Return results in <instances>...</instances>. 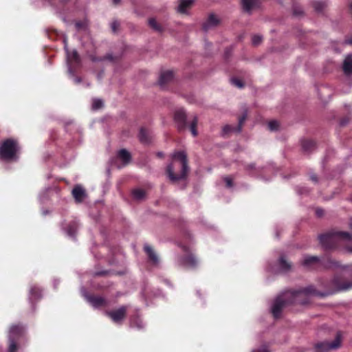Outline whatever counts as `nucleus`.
Segmentation results:
<instances>
[{"label":"nucleus","mask_w":352,"mask_h":352,"mask_svg":"<svg viewBox=\"0 0 352 352\" xmlns=\"http://www.w3.org/2000/svg\"><path fill=\"white\" fill-rule=\"evenodd\" d=\"M332 294L331 292H320L312 285L298 290L285 291L274 299L271 307V311L274 317L278 318L280 317L282 310L291 304L305 305L309 302L311 296L325 297Z\"/></svg>","instance_id":"nucleus-1"},{"label":"nucleus","mask_w":352,"mask_h":352,"mask_svg":"<svg viewBox=\"0 0 352 352\" xmlns=\"http://www.w3.org/2000/svg\"><path fill=\"white\" fill-rule=\"evenodd\" d=\"M318 238L321 245L326 250L344 246L349 252L352 253V246L348 245L352 242V234L332 230L320 235Z\"/></svg>","instance_id":"nucleus-2"},{"label":"nucleus","mask_w":352,"mask_h":352,"mask_svg":"<svg viewBox=\"0 0 352 352\" xmlns=\"http://www.w3.org/2000/svg\"><path fill=\"white\" fill-rule=\"evenodd\" d=\"M173 162L167 166L168 178L175 182L184 179L188 171L187 157L184 152L177 151L173 154Z\"/></svg>","instance_id":"nucleus-3"},{"label":"nucleus","mask_w":352,"mask_h":352,"mask_svg":"<svg viewBox=\"0 0 352 352\" xmlns=\"http://www.w3.org/2000/svg\"><path fill=\"white\" fill-rule=\"evenodd\" d=\"M19 146L17 142L8 139L0 146V158L4 160H16Z\"/></svg>","instance_id":"nucleus-4"},{"label":"nucleus","mask_w":352,"mask_h":352,"mask_svg":"<svg viewBox=\"0 0 352 352\" xmlns=\"http://www.w3.org/2000/svg\"><path fill=\"white\" fill-rule=\"evenodd\" d=\"M24 331L23 327L21 325H12L10 327L8 333V352L16 351L18 349L16 341L23 335Z\"/></svg>","instance_id":"nucleus-5"},{"label":"nucleus","mask_w":352,"mask_h":352,"mask_svg":"<svg viewBox=\"0 0 352 352\" xmlns=\"http://www.w3.org/2000/svg\"><path fill=\"white\" fill-rule=\"evenodd\" d=\"M341 344V335L338 333L335 340L331 343L322 342L318 343L316 346V352H327L330 349H336L340 347Z\"/></svg>","instance_id":"nucleus-6"},{"label":"nucleus","mask_w":352,"mask_h":352,"mask_svg":"<svg viewBox=\"0 0 352 352\" xmlns=\"http://www.w3.org/2000/svg\"><path fill=\"white\" fill-rule=\"evenodd\" d=\"M82 295L87 299V300L94 307L98 308L100 307L105 306L107 305L106 300L101 296H89L87 294L85 289H82Z\"/></svg>","instance_id":"nucleus-7"},{"label":"nucleus","mask_w":352,"mask_h":352,"mask_svg":"<svg viewBox=\"0 0 352 352\" xmlns=\"http://www.w3.org/2000/svg\"><path fill=\"white\" fill-rule=\"evenodd\" d=\"M126 307H120L119 309L113 311H106V314L116 323H120L125 317Z\"/></svg>","instance_id":"nucleus-8"},{"label":"nucleus","mask_w":352,"mask_h":352,"mask_svg":"<svg viewBox=\"0 0 352 352\" xmlns=\"http://www.w3.org/2000/svg\"><path fill=\"white\" fill-rule=\"evenodd\" d=\"M65 43V49L66 50L67 53V61L69 63V67H68V72L72 74V65L75 64H79L80 59V56L77 52L76 50H73L72 52H69L67 48V44L66 41H64Z\"/></svg>","instance_id":"nucleus-9"},{"label":"nucleus","mask_w":352,"mask_h":352,"mask_svg":"<svg viewBox=\"0 0 352 352\" xmlns=\"http://www.w3.org/2000/svg\"><path fill=\"white\" fill-rule=\"evenodd\" d=\"M174 120L179 130L186 128V114L184 109H179L175 111Z\"/></svg>","instance_id":"nucleus-10"},{"label":"nucleus","mask_w":352,"mask_h":352,"mask_svg":"<svg viewBox=\"0 0 352 352\" xmlns=\"http://www.w3.org/2000/svg\"><path fill=\"white\" fill-rule=\"evenodd\" d=\"M301 264L307 269H312L319 266L321 264V261L318 256H305Z\"/></svg>","instance_id":"nucleus-11"},{"label":"nucleus","mask_w":352,"mask_h":352,"mask_svg":"<svg viewBox=\"0 0 352 352\" xmlns=\"http://www.w3.org/2000/svg\"><path fill=\"white\" fill-rule=\"evenodd\" d=\"M241 2L243 10L248 14L259 8L261 3L259 0H241Z\"/></svg>","instance_id":"nucleus-12"},{"label":"nucleus","mask_w":352,"mask_h":352,"mask_svg":"<svg viewBox=\"0 0 352 352\" xmlns=\"http://www.w3.org/2000/svg\"><path fill=\"white\" fill-rule=\"evenodd\" d=\"M219 23V19L214 14H210L207 20L203 23V30L208 32L212 28L216 27Z\"/></svg>","instance_id":"nucleus-13"},{"label":"nucleus","mask_w":352,"mask_h":352,"mask_svg":"<svg viewBox=\"0 0 352 352\" xmlns=\"http://www.w3.org/2000/svg\"><path fill=\"white\" fill-rule=\"evenodd\" d=\"M179 265L186 267H194L197 264V261L192 254H189L186 257H181L178 260Z\"/></svg>","instance_id":"nucleus-14"},{"label":"nucleus","mask_w":352,"mask_h":352,"mask_svg":"<svg viewBox=\"0 0 352 352\" xmlns=\"http://www.w3.org/2000/svg\"><path fill=\"white\" fill-rule=\"evenodd\" d=\"M117 158L122 161V165H118V168H120L122 166L128 164L131 159V156L129 152H128L126 149H121L119 151L117 155Z\"/></svg>","instance_id":"nucleus-15"},{"label":"nucleus","mask_w":352,"mask_h":352,"mask_svg":"<svg viewBox=\"0 0 352 352\" xmlns=\"http://www.w3.org/2000/svg\"><path fill=\"white\" fill-rule=\"evenodd\" d=\"M72 195L77 202H81L86 197L85 190L81 186L77 185L72 190Z\"/></svg>","instance_id":"nucleus-16"},{"label":"nucleus","mask_w":352,"mask_h":352,"mask_svg":"<svg viewBox=\"0 0 352 352\" xmlns=\"http://www.w3.org/2000/svg\"><path fill=\"white\" fill-rule=\"evenodd\" d=\"M173 78V72L172 71H165L160 76L159 85L164 87L166 84L170 82Z\"/></svg>","instance_id":"nucleus-17"},{"label":"nucleus","mask_w":352,"mask_h":352,"mask_svg":"<svg viewBox=\"0 0 352 352\" xmlns=\"http://www.w3.org/2000/svg\"><path fill=\"white\" fill-rule=\"evenodd\" d=\"M342 69L346 75L352 74V54H348L344 60Z\"/></svg>","instance_id":"nucleus-18"},{"label":"nucleus","mask_w":352,"mask_h":352,"mask_svg":"<svg viewBox=\"0 0 352 352\" xmlns=\"http://www.w3.org/2000/svg\"><path fill=\"white\" fill-rule=\"evenodd\" d=\"M144 250L153 263L157 265L159 263V258L153 248L149 245L146 244L144 246Z\"/></svg>","instance_id":"nucleus-19"},{"label":"nucleus","mask_w":352,"mask_h":352,"mask_svg":"<svg viewBox=\"0 0 352 352\" xmlns=\"http://www.w3.org/2000/svg\"><path fill=\"white\" fill-rule=\"evenodd\" d=\"M278 265L280 271L283 272H287L292 268V264L283 256H280L278 259Z\"/></svg>","instance_id":"nucleus-20"},{"label":"nucleus","mask_w":352,"mask_h":352,"mask_svg":"<svg viewBox=\"0 0 352 352\" xmlns=\"http://www.w3.org/2000/svg\"><path fill=\"white\" fill-rule=\"evenodd\" d=\"M301 145L302 150L307 153L312 151L316 147L315 142L310 140H302Z\"/></svg>","instance_id":"nucleus-21"},{"label":"nucleus","mask_w":352,"mask_h":352,"mask_svg":"<svg viewBox=\"0 0 352 352\" xmlns=\"http://www.w3.org/2000/svg\"><path fill=\"white\" fill-rule=\"evenodd\" d=\"M194 0H179V3L177 8L178 12L185 13L186 10L192 5Z\"/></svg>","instance_id":"nucleus-22"},{"label":"nucleus","mask_w":352,"mask_h":352,"mask_svg":"<svg viewBox=\"0 0 352 352\" xmlns=\"http://www.w3.org/2000/svg\"><path fill=\"white\" fill-rule=\"evenodd\" d=\"M333 282L337 287L338 291H345L352 288V281L340 283L337 278H334Z\"/></svg>","instance_id":"nucleus-23"},{"label":"nucleus","mask_w":352,"mask_h":352,"mask_svg":"<svg viewBox=\"0 0 352 352\" xmlns=\"http://www.w3.org/2000/svg\"><path fill=\"white\" fill-rule=\"evenodd\" d=\"M78 228V223L76 221H72L68 226L66 232L69 236H74Z\"/></svg>","instance_id":"nucleus-24"},{"label":"nucleus","mask_w":352,"mask_h":352,"mask_svg":"<svg viewBox=\"0 0 352 352\" xmlns=\"http://www.w3.org/2000/svg\"><path fill=\"white\" fill-rule=\"evenodd\" d=\"M148 135H149V133L146 129H145L144 128H142L140 129V133H139V139L141 142H142L144 144L148 143L150 140Z\"/></svg>","instance_id":"nucleus-25"},{"label":"nucleus","mask_w":352,"mask_h":352,"mask_svg":"<svg viewBox=\"0 0 352 352\" xmlns=\"http://www.w3.org/2000/svg\"><path fill=\"white\" fill-rule=\"evenodd\" d=\"M41 296V291L36 287H32L30 291V300L38 299Z\"/></svg>","instance_id":"nucleus-26"},{"label":"nucleus","mask_w":352,"mask_h":352,"mask_svg":"<svg viewBox=\"0 0 352 352\" xmlns=\"http://www.w3.org/2000/svg\"><path fill=\"white\" fill-rule=\"evenodd\" d=\"M198 123V118L197 116H194L192 120L190 122L189 124V128L191 131L192 135L195 137L197 135L198 133L196 129L197 125Z\"/></svg>","instance_id":"nucleus-27"},{"label":"nucleus","mask_w":352,"mask_h":352,"mask_svg":"<svg viewBox=\"0 0 352 352\" xmlns=\"http://www.w3.org/2000/svg\"><path fill=\"white\" fill-rule=\"evenodd\" d=\"M149 25L157 32H162V28L161 25L156 21L155 19H150L148 20Z\"/></svg>","instance_id":"nucleus-28"},{"label":"nucleus","mask_w":352,"mask_h":352,"mask_svg":"<svg viewBox=\"0 0 352 352\" xmlns=\"http://www.w3.org/2000/svg\"><path fill=\"white\" fill-rule=\"evenodd\" d=\"M322 265H324L327 268L338 267L340 266L338 261H333L331 258H329L327 262L322 263Z\"/></svg>","instance_id":"nucleus-29"},{"label":"nucleus","mask_w":352,"mask_h":352,"mask_svg":"<svg viewBox=\"0 0 352 352\" xmlns=\"http://www.w3.org/2000/svg\"><path fill=\"white\" fill-rule=\"evenodd\" d=\"M133 196L137 200L142 199L145 196V192L142 189H135L133 191Z\"/></svg>","instance_id":"nucleus-30"},{"label":"nucleus","mask_w":352,"mask_h":352,"mask_svg":"<svg viewBox=\"0 0 352 352\" xmlns=\"http://www.w3.org/2000/svg\"><path fill=\"white\" fill-rule=\"evenodd\" d=\"M312 5H313L314 8L317 12H321L325 7V3L323 1H314Z\"/></svg>","instance_id":"nucleus-31"},{"label":"nucleus","mask_w":352,"mask_h":352,"mask_svg":"<svg viewBox=\"0 0 352 352\" xmlns=\"http://www.w3.org/2000/svg\"><path fill=\"white\" fill-rule=\"evenodd\" d=\"M342 275L345 277L352 278V265H349L343 268Z\"/></svg>","instance_id":"nucleus-32"},{"label":"nucleus","mask_w":352,"mask_h":352,"mask_svg":"<svg viewBox=\"0 0 352 352\" xmlns=\"http://www.w3.org/2000/svg\"><path fill=\"white\" fill-rule=\"evenodd\" d=\"M103 102L100 99H94L92 102V109L94 110L101 108Z\"/></svg>","instance_id":"nucleus-33"},{"label":"nucleus","mask_w":352,"mask_h":352,"mask_svg":"<svg viewBox=\"0 0 352 352\" xmlns=\"http://www.w3.org/2000/svg\"><path fill=\"white\" fill-rule=\"evenodd\" d=\"M279 123L276 120H272L268 123V128L270 131H276L278 129Z\"/></svg>","instance_id":"nucleus-34"},{"label":"nucleus","mask_w":352,"mask_h":352,"mask_svg":"<svg viewBox=\"0 0 352 352\" xmlns=\"http://www.w3.org/2000/svg\"><path fill=\"white\" fill-rule=\"evenodd\" d=\"M262 41V36L260 35H254L252 38V42L254 45H258Z\"/></svg>","instance_id":"nucleus-35"},{"label":"nucleus","mask_w":352,"mask_h":352,"mask_svg":"<svg viewBox=\"0 0 352 352\" xmlns=\"http://www.w3.org/2000/svg\"><path fill=\"white\" fill-rule=\"evenodd\" d=\"M232 83L239 88H242L243 87V82L238 78H232Z\"/></svg>","instance_id":"nucleus-36"},{"label":"nucleus","mask_w":352,"mask_h":352,"mask_svg":"<svg viewBox=\"0 0 352 352\" xmlns=\"http://www.w3.org/2000/svg\"><path fill=\"white\" fill-rule=\"evenodd\" d=\"M269 347L267 344L262 345L259 349L253 350L252 352H269Z\"/></svg>","instance_id":"nucleus-37"},{"label":"nucleus","mask_w":352,"mask_h":352,"mask_svg":"<svg viewBox=\"0 0 352 352\" xmlns=\"http://www.w3.org/2000/svg\"><path fill=\"white\" fill-rule=\"evenodd\" d=\"M246 117H247V115L246 114H244L239 120V126L237 128V131L238 132H240L241 131V126H242V124L243 123V122L245 121V120L246 119Z\"/></svg>","instance_id":"nucleus-38"},{"label":"nucleus","mask_w":352,"mask_h":352,"mask_svg":"<svg viewBox=\"0 0 352 352\" xmlns=\"http://www.w3.org/2000/svg\"><path fill=\"white\" fill-rule=\"evenodd\" d=\"M131 325L136 326L138 329H141L144 327L142 322L138 320L132 321Z\"/></svg>","instance_id":"nucleus-39"},{"label":"nucleus","mask_w":352,"mask_h":352,"mask_svg":"<svg viewBox=\"0 0 352 352\" xmlns=\"http://www.w3.org/2000/svg\"><path fill=\"white\" fill-rule=\"evenodd\" d=\"M119 27V23L118 21H113L111 24V28L113 32H116Z\"/></svg>","instance_id":"nucleus-40"},{"label":"nucleus","mask_w":352,"mask_h":352,"mask_svg":"<svg viewBox=\"0 0 352 352\" xmlns=\"http://www.w3.org/2000/svg\"><path fill=\"white\" fill-rule=\"evenodd\" d=\"M224 180L228 187L230 188L232 186V180L230 177H226Z\"/></svg>","instance_id":"nucleus-41"},{"label":"nucleus","mask_w":352,"mask_h":352,"mask_svg":"<svg viewBox=\"0 0 352 352\" xmlns=\"http://www.w3.org/2000/svg\"><path fill=\"white\" fill-rule=\"evenodd\" d=\"M232 129H233V128L231 126L226 125L223 128V132L224 134H226V133L230 132Z\"/></svg>","instance_id":"nucleus-42"},{"label":"nucleus","mask_w":352,"mask_h":352,"mask_svg":"<svg viewBox=\"0 0 352 352\" xmlns=\"http://www.w3.org/2000/svg\"><path fill=\"white\" fill-rule=\"evenodd\" d=\"M302 14V11L300 8H294V14L296 16H300Z\"/></svg>","instance_id":"nucleus-43"},{"label":"nucleus","mask_w":352,"mask_h":352,"mask_svg":"<svg viewBox=\"0 0 352 352\" xmlns=\"http://www.w3.org/2000/svg\"><path fill=\"white\" fill-rule=\"evenodd\" d=\"M324 214V210L322 209H320V208H318L316 209V214L318 216V217H322Z\"/></svg>","instance_id":"nucleus-44"},{"label":"nucleus","mask_w":352,"mask_h":352,"mask_svg":"<svg viewBox=\"0 0 352 352\" xmlns=\"http://www.w3.org/2000/svg\"><path fill=\"white\" fill-rule=\"evenodd\" d=\"M75 25L78 30H80L84 27V23L78 21L76 23Z\"/></svg>","instance_id":"nucleus-45"},{"label":"nucleus","mask_w":352,"mask_h":352,"mask_svg":"<svg viewBox=\"0 0 352 352\" xmlns=\"http://www.w3.org/2000/svg\"><path fill=\"white\" fill-rule=\"evenodd\" d=\"M344 43L347 45H352V36L350 38L346 39Z\"/></svg>","instance_id":"nucleus-46"},{"label":"nucleus","mask_w":352,"mask_h":352,"mask_svg":"<svg viewBox=\"0 0 352 352\" xmlns=\"http://www.w3.org/2000/svg\"><path fill=\"white\" fill-rule=\"evenodd\" d=\"M254 167H255V166H254V164H248V165L247 166L246 168H247L248 170H251V169L254 168Z\"/></svg>","instance_id":"nucleus-47"},{"label":"nucleus","mask_w":352,"mask_h":352,"mask_svg":"<svg viewBox=\"0 0 352 352\" xmlns=\"http://www.w3.org/2000/svg\"><path fill=\"white\" fill-rule=\"evenodd\" d=\"M311 179L314 182H318V179H317V177L316 175H311Z\"/></svg>","instance_id":"nucleus-48"},{"label":"nucleus","mask_w":352,"mask_h":352,"mask_svg":"<svg viewBox=\"0 0 352 352\" xmlns=\"http://www.w3.org/2000/svg\"><path fill=\"white\" fill-rule=\"evenodd\" d=\"M80 81H81V79H80V78H79V77H76V78H74V82H75L76 84L80 83Z\"/></svg>","instance_id":"nucleus-49"},{"label":"nucleus","mask_w":352,"mask_h":352,"mask_svg":"<svg viewBox=\"0 0 352 352\" xmlns=\"http://www.w3.org/2000/svg\"><path fill=\"white\" fill-rule=\"evenodd\" d=\"M304 191H305V192H307V189H305V188H303V189H302V190H299L298 191V193H300V194H302V193H303V192H304Z\"/></svg>","instance_id":"nucleus-50"},{"label":"nucleus","mask_w":352,"mask_h":352,"mask_svg":"<svg viewBox=\"0 0 352 352\" xmlns=\"http://www.w3.org/2000/svg\"><path fill=\"white\" fill-rule=\"evenodd\" d=\"M347 123V121L346 120H342L341 122H340V124L342 126H344Z\"/></svg>","instance_id":"nucleus-51"},{"label":"nucleus","mask_w":352,"mask_h":352,"mask_svg":"<svg viewBox=\"0 0 352 352\" xmlns=\"http://www.w3.org/2000/svg\"><path fill=\"white\" fill-rule=\"evenodd\" d=\"M120 0H113V2L115 5H117L120 3Z\"/></svg>","instance_id":"nucleus-52"},{"label":"nucleus","mask_w":352,"mask_h":352,"mask_svg":"<svg viewBox=\"0 0 352 352\" xmlns=\"http://www.w3.org/2000/svg\"><path fill=\"white\" fill-rule=\"evenodd\" d=\"M102 77V73H101V74H98V78L99 79H100Z\"/></svg>","instance_id":"nucleus-53"},{"label":"nucleus","mask_w":352,"mask_h":352,"mask_svg":"<svg viewBox=\"0 0 352 352\" xmlns=\"http://www.w3.org/2000/svg\"><path fill=\"white\" fill-rule=\"evenodd\" d=\"M107 58L109 59V60H112V56H107Z\"/></svg>","instance_id":"nucleus-54"},{"label":"nucleus","mask_w":352,"mask_h":352,"mask_svg":"<svg viewBox=\"0 0 352 352\" xmlns=\"http://www.w3.org/2000/svg\"><path fill=\"white\" fill-rule=\"evenodd\" d=\"M91 59H92V60H93V61L98 60V59H96V58H92Z\"/></svg>","instance_id":"nucleus-55"},{"label":"nucleus","mask_w":352,"mask_h":352,"mask_svg":"<svg viewBox=\"0 0 352 352\" xmlns=\"http://www.w3.org/2000/svg\"><path fill=\"white\" fill-rule=\"evenodd\" d=\"M158 155H159V156H162V153H158Z\"/></svg>","instance_id":"nucleus-56"},{"label":"nucleus","mask_w":352,"mask_h":352,"mask_svg":"<svg viewBox=\"0 0 352 352\" xmlns=\"http://www.w3.org/2000/svg\"><path fill=\"white\" fill-rule=\"evenodd\" d=\"M350 227L352 228V223H350Z\"/></svg>","instance_id":"nucleus-57"}]
</instances>
